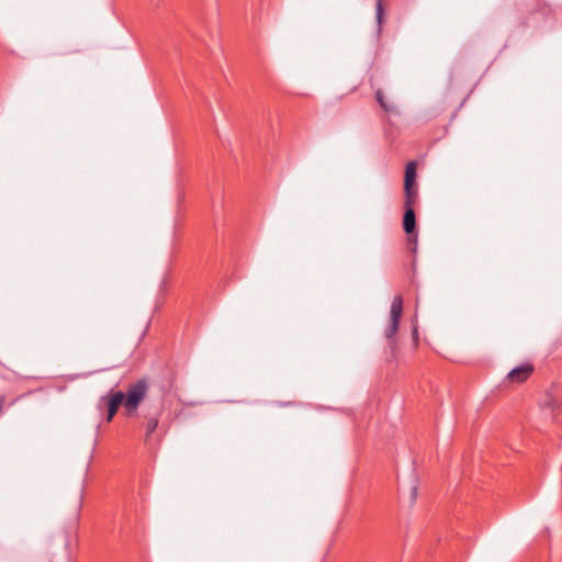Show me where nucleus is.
Returning a JSON list of instances; mask_svg holds the SVG:
<instances>
[{
    "mask_svg": "<svg viewBox=\"0 0 562 562\" xmlns=\"http://www.w3.org/2000/svg\"><path fill=\"white\" fill-rule=\"evenodd\" d=\"M149 385L147 379L143 378L130 384L124 393V411L127 416L136 413L138 406L147 395Z\"/></svg>",
    "mask_w": 562,
    "mask_h": 562,
    "instance_id": "obj_1",
    "label": "nucleus"
},
{
    "mask_svg": "<svg viewBox=\"0 0 562 562\" xmlns=\"http://www.w3.org/2000/svg\"><path fill=\"white\" fill-rule=\"evenodd\" d=\"M403 314V297L401 295L394 296L391 310L390 319L384 328V337L389 340L392 350L395 348V335L398 330L400 321Z\"/></svg>",
    "mask_w": 562,
    "mask_h": 562,
    "instance_id": "obj_2",
    "label": "nucleus"
},
{
    "mask_svg": "<svg viewBox=\"0 0 562 562\" xmlns=\"http://www.w3.org/2000/svg\"><path fill=\"white\" fill-rule=\"evenodd\" d=\"M416 177V162L409 161L406 165L404 177V193L405 200H408V203H415L417 200Z\"/></svg>",
    "mask_w": 562,
    "mask_h": 562,
    "instance_id": "obj_3",
    "label": "nucleus"
},
{
    "mask_svg": "<svg viewBox=\"0 0 562 562\" xmlns=\"http://www.w3.org/2000/svg\"><path fill=\"white\" fill-rule=\"evenodd\" d=\"M535 367L529 363H522L518 366L517 368H514L510 370L506 378L503 381L504 385H517L526 382L530 375L533 373Z\"/></svg>",
    "mask_w": 562,
    "mask_h": 562,
    "instance_id": "obj_4",
    "label": "nucleus"
},
{
    "mask_svg": "<svg viewBox=\"0 0 562 562\" xmlns=\"http://www.w3.org/2000/svg\"><path fill=\"white\" fill-rule=\"evenodd\" d=\"M124 393L121 391L110 392L106 396H102L99 402V406L106 405L108 407V416L106 420L111 422L116 414L119 407L122 405L124 407Z\"/></svg>",
    "mask_w": 562,
    "mask_h": 562,
    "instance_id": "obj_5",
    "label": "nucleus"
},
{
    "mask_svg": "<svg viewBox=\"0 0 562 562\" xmlns=\"http://www.w3.org/2000/svg\"><path fill=\"white\" fill-rule=\"evenodd\" d=\"M415 203H408V200H405V213L403 217V228L406 232V234L409 235L408 240L416 243V235L412 236L415 233V226H416V216L413 209V205Z\"/></svg>",
    "mask_w": 562,
    "mask_h": 562,
    "instance_id": "obj_6",
    "label": "nucleus"
},
{
    "mask_svg": "<svg viewBox=\"0 0 562 562\" xmlns=\"http://www.w3.org/2000/svg\"><path fill=\"white\" fill-rule=\"evenodd\" d=\"M375 99L380 106L387 113H395L396 105L393 102H389L381 89L375 91Z\"/></svg>",
    "mask_w": 562,
    "mask_h": 562,
    "instance_id": "obj_7",
    "label": "nucleus"
},
{
    "mask_svg": "<svg viewBox=\"0 0 562 562\" xmlns=\"http://www.w3.org/2000/svg\"><path fill=\"white\" fill-rule=\"evenodd\" d=\"M375 99L380 106L387 113H395L396 105L393 102H389L381 89L375 91Z\"/></svg>",
    "mask_w": 562,
    "mask_h": 562,
    "instance_id": "obj_8",
    "label": "nucleus"
},
{
    "mask_svg": "<svg viewBox=\"0 0 562 562\" xmlns=\"http://www.w3.org/2000/svg\"><path fill=\"white\" fill-rule=\"evenodd\" d=\"M542 408H548L554 412L560 407V402L557 397H554L552 394L548 393L546 394L543 401L541 402Z\"/></svg>",
    "mask_w": 562,
    "mask_h": 562,
    "instance_id": "obj_9",
    "label": "nucleus"
},
{
    "mask_svg": "<svg viewBox=\"0 0 562 562\" xmlns=\"http://www.w3.org/2000/svg\"><path fill=\"white\" fill-rule=\"evenodd\" d=\"M158 422H159L158 415H156V416H148L147 417V422H146V440H148L149 437L157 429Z\"/></svg>",
    "mask_w": 562,
    "mask_h": 562,
    "instance_id": "obj_10",
    "label": "nucleus"
},
{
    "mask_svg": "<svg viewBox=\"0 0 562 562\" xmlns=\"http://www.w3.org/2000/svg\"><path fill=\"white\" fill-rule=\"evenodd\" d=\"M18 400H19V397H14L9 401L7 395L0 394V414H2V412L5 407H10V406L14 405Z\"/></svg>",
    "mask_w": 562,
    "mask_h": 562,
    "instance_id": "obj_11",
    "label": "nucleus"
},
{
    "mask_svg": "<svg viewBox=\"0 0 562 562\" xmlns=\"http://www.w3.org/2000/svg\"><path fill=\"white\" fill-rule=\"evenodd\" d=\"M375 10H376V22H378V25L380 29L383 23V16H384V8H383L382 0H376Z\"/></svg>",
    "mask_w": 562,
    "mask_h": 562,
    "instance_id": "obj_12",
    "label": "nucleus"
},
{
    "mask_svg": "<svg viewBox=\"0 0 562 562\" xmlns=\"http://www.w3.org/2000/svg\"><path fill=\"white\" fill-rule=\"evenodd\" d=\"M416 495H417V487L414 486L412 490V498L415 499Z\"/></svg>",
    "mask_w": 562,
    "mask_h": 562,
    "instance_id": "obj_13",
    "label": "nucleus"
},
{
    "mask_svg": "<svg viewBox=\"0 0 562 562\" xmlns=\"http://www.w3.org/2000/svg\"><path fill=\"white\" fill-rule=\"evenodd\" d=\"M413 337L416 338L417 337V328H414L413 330Z\"/></svg>",
    "mask_w": 562,
    "mask_h": 562,
    "instance_id": "obj_14",
    "label": "nucleus"
}]
</instances>
